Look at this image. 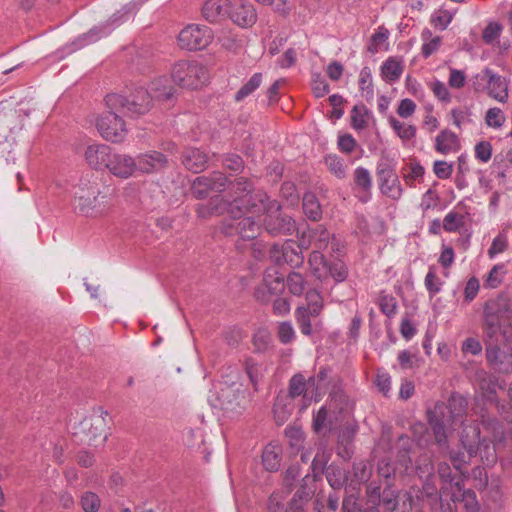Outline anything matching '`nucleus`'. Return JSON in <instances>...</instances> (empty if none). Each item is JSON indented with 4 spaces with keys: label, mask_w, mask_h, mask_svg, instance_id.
Wrapping results in <instances>:
<instances>
[{
    "label": "nucleus",
    "mask_w": 512,
    "mask_h": 512,
    "mask_svg": "<svg viewBox=\"0 0 512 512\" xmlns=\"http://www.w3.org/2000/svg\"><path fill=\"white\" fill-rule=\"evenodd\" d=\"M231 201L227 203L230 219L223 224V233L228 236L239 235L244 240L255 239L261 231L262 209L266 208V193L252 192L250 182L244 178L229 185Z\"/></svg>",
    "instance_id": "obj_1"
},
{
    "label": "nucleus",
    "mask_w": 512,
    "mask_h": 512,
    "mask_svg": "<svg viewBox=\"0 0 512 512\" xmlns=\"http://www.w3.org/2000/svg\"><path fill=\"white\" fill-rule=\"evenodd\" d=\"M71 205L74 212L86 218H101L111 209V196L101 191L96 182L82 180L72 188Z\"/></svg>",
    "instance_id": "obj_2"
},
{
    "label": "nucleus",
    "mask_w": 512,
    "mask_h": 512,
    "mask_svg": "<svg viewBox=\"0 0 512 512\" xmlns=\"http://www.w3.org/2000/svg\"><path fill=\"white\" fill-rule=\"evenodd\" d=\"M467 401L460 395H452L448 403H437L429 412V424L438 444L446 442L448 432L464 422Z\"/></svg>",
    "instance_id": "obj_3"
},
{
    "label": "nucleus",
    "mask_w": 512,
    "mask_h": 512,
    "mask_svg": "<svg viewBox=\"0 0 512 512\" xmlns=\"http://www.w3.org/2000/svg\"><path fill=\"white\" fill-rule=\"evenodd\" d=\"M152 96L147 88L135 87L127 95L111 93L105 97L107 109L119 110L128 116H139L147 113L152 107Z\"/></svg>",
    "instance_id": "obj_4"
},
{
    "label": "nucleus",
    "mask_w": 512,
    "mask_h": 512,
    "mask_svg": "<svg viewBox=\"0 0 512 512\" xmlns=\"http://www.w3.org/2000/svg\"><path fill=\"white\" fill-rule=\"evenodd\" d=\"M171 78L180 88L195 90L208 83L209 72L196 60H180L172 65Z\"/></svg>",
    "instance_id": "obj_5"
},
{
    "label": "nucleus",
    "mask_w": 512,
    "mask_h": 512,
    "mask_svg": "<svg viewBox=\"0 0 512 512\" xmlns=\"http://www.w3.org/2000/svg\"><path fill=\"white\" fill-rule=\"evenodd\" d=\"M107 411L98 407L94 412L84 418L75 428V435L82 434L81 441L94 447L102 446L107 440Z\"/></svg>",
    "instance_id": "obj_6"
},
{
    "label": "nucleus",
    "mask_w": 512,
    "mask_h": 512,
    "mask_svg": "<svg viewBox=\"0 0 512 512\" xmlns=\"http://www.w3.org/2000/svg\"><path fill=\"white\" fill-rule=\"evenodd\" d=\"M472 86L475 92H485L499 103L505 104L509 99L508 80L488 67L473 77Z\"/></svg>",
    "instance_id": "obj_7"
},
{
    "label": "nucleus",
    "mask_w": 512,
    "mask_h": 512,
    "mask_svg": "<svg viewBox=\"0 0 512 512\" xmlns=\"http://www.w3.org/2000/svg\"><path fill=\"white\" fill-rule=\"evenodd\" d=\"M512 312L510 300L506 295H498L490 299L484 306V330L488 337L492 338L501 330V323L510 319Z\"/></svg>",
    "instance_id": "obj_8"
},
{
    "label": "nucleus",
    "mask_w": 512,
    "mask_h": 512,
    "mask_svg": "<svg viewBox=\"0 0 512 512\" xmlns=\"http://www.w3.org/2000/svg\"><path fill=\"white\" fill-rule=\"evenodd\" d=\"M265 202L262 222L266 231L272 236L291 234L295 230V221L290 216H282L280 205L276 201H271L266 196Z\"/></svg>",
    "instance_id": "obj_9"
},
{
    "label": "nucleus",
    "mask_w": 512,
    "mask_h": 512,
    "mask_svg": "<svg viewBox=\"0 0 512 512\" xmlns=\"http://www.w3.org/2000/svg\"><path fill=\"white\" fill-rule=\"evenodd\" d=\"M243 397L244 393L240 389V385L219 382L210 390L208 401L215 409L234 411L240 405V400Z\"/></svg>",
    "instance_id": "obj_10"
},
{
    "label": "nucleus",
    "mask_w": 512,
    "mask_h": 512,
    "mask_svg": "<svg viewBox=\"0 0 512 512\" xmlns=\"http://www.w3.org/2000/svg\"><path fill=\"white\" fill-rule=\"evenodd\" d=\"M213 38V31L209 27L193 23L188 24L179 32L177 43L181 49L197 51L209 46Z\"/></svg>",
    "instance_id": "obj_11"
},
{
    "label": "nucleus",
    "mask_w": 512,
    "mask_h": 512,
    "mask_svg": "<svg viewBox=\"0 0 512 512\" xmlns=\"http://www.w3.org/2000/svg\"><path fill=\"white\" fill-rule=\"evenodd\" d=\"M306 302V305L296 308L295 318L301 333L309 336L312 334L311 318L320 315L324 304L322 296L316 290L307 291Z\"/></svg>",
    "instance_id": "obj_12"
},
{
    "label": "nucleus",
    "mask_w": 512,
    "mask_h": 512,
    "mask_svg": "<svg viewBox=\"0 0 512 512\" xmlns=\"http://www.w3.org/2000/svg\"><path fill=\"white\" fill-rule=\"evenodd\" d=\"M119 110L108 109L107 113L100 116L96 121V127L100 135L112 143L122 142L127 135V128L124 120L117 114Z\"/></svg>",
    "instance_id": "obj_13"
},
{
    "label": "nucleus",
    "mask_w": 512,
    "mask_h": 512,
    "mask_svg": "<svg viewBox=\"0 0 512 512\" xmlns=\"http://www.w3.org/2000/svg\"><path fill=\"white\" fill-rule=\"evenodd\" d=\"M130 13H132V9L129 6H125L123 8V12L118 11L115 13L111 17L108 24L92 28L88 33L79 37L76 42L73 43V45H75L76 49H80L87 44L93 43L100 38L107 36L116 26L125 22L128 19V15Z\"/></svg>",
    "instance_id": "obj_14"
},
{
    "label": "nucleus",
    "mask_w": 512,
    "mask_h": 512,
    "mask_svg": "<svg viewBox=\"0 0 512 512\" xmlns=\"http://www.w3.org/2000/svg\"><path fill=\"white\" fill-rule=\"evenodd\" d=\"M300 245L304 249L312 248L313 251L320 252L331 245L332 250L338 251L336 238L322 225L303 232L300 238Z\"/></svg>",
    "instance_id": "obj_15"
},
{
    "label": "nucleus",
    "mask_w": 512,
    "mask_h": 512,
    "mask_svg": "<svg viewBox=\"0 0 512 512\" xmlns=\"http://www.w3.org/2000/svg\"><path fill=\"white\" fill-rule=\"evenodd\" d=\"M302 249L300 242L297 244L294 240L290 239L282 244H274L270 250V257L278 264L287 263L292 267H297L304 262Z\"/></svg>",
    "instance_id": "obj_16"
},
{
    "label": "nucleus",
    "mask_w": 512,
    "mask_h": 512,
    "mask_svg": "<svg viewBox=\"0 0 512 512\" xmlns=\"http://www.w3.org/2000/svg\"><path fill=\"white\" fill-rule=\"evenodd\" d=\"M315 385V377H310L306 380L302 374H295L289 382V395L293 398L303 396L304 408H306L311 402H318L321 399V392H319L318 386L316 387V392L314 391Z\"/></svg>",
    "instance_id": "obj_17"
},
{
    "label": "nucleus",
    "mask_w": 512,
    "mask_h": 512,
    "mask_svg": "<svg viewBox=\"0 0 512 512\" xmlns=\"http://www.w3.org/2000/svg\"><path fill=\"white\" fill-rule=\"evenodd\" d=\"M227 179L221 172H214L210 177H197L191 186V193L197 199L206 198L211 191L225 190Z\"/></svg>",
    "instance_id": "obj_18"
},
{
    "label": "nucleus",
    "mask_w": 512,
    "mask_h": 512,
    "mask_svg": "<svg viewBox=\"0 0 512 512\" xmlns=\"http://www.w3.org/2000/svg\"><path fill=\"white\" fill-rule=\"evenodd\" d=\"M285 288L284 277L276 269H268L264 275L263 283L255 292L256 298L266 303L270 296H277Z\"/></svg>",
    "instance_id": "obj_19"
},
{
    "label": "nucleus",
    "mask_w": 512,
    "mask_h": 512,
    "mask_svg": "<svg viewBox=\"0 0 512 512\" xmlns=\"http://www.w3.org/2000/svg\"><path fill=\"white\" fill-rule=\"evenodd\" d=\"M230 19L242 28L253 26L257 21L254 6L246 0H231L229 9Z\"/></svg>",
    "instance_id": "obj_20"
},
{
    "label": "nucleus",
    "mask_w": 512,
    "mask_h": 512,
    "mask_svg": "<svg viewBox=\"0 0 512 512\" xmlns=\"http://www.w3.org/2000/svg\"><path fill=\"white\" fill-rule=\"evenodd\" d=\"M107 169L113 176L120 179H128L138 171L136 159L129 154L121 153L112 154Z\"/></svg>",
    "instance_id": "obj_21"
},
{
    "label": "nucleus",
    "mask_w": 512,
    "mask_h": 512,
    "mask_svg": "<svg viewBox=\"0 0 512 512\" xmlns=\"http://www.w3.org/2000/svg\"><path fill=\"white\" fill-rule=\"evenodd\" d=\"M377 175L381 193L392 200L400 199L403 189L394 170L391 167L378 168Z\"/></svg>",
    "instance_id": "obj_22"
},
{
    "label": "nucleus",
    "mask_w": 512,
    "mask_h": 512,
    "mask_svg": "<svg viewBox=\"0 0 512 512\" xmlns=\"http://www.w3.org/2000/svg\"><path fill=\"white\" fill-rule=\"evenodd\" d=\"M112 150L106 144L93 143L85 151V159L88 165L94 169H107L112 157Z\"/></svg>",
    "instance_id": "obj_23"
},
{
    "label": "nucleus",
    "mask_w": 512,
    "mask_h": 512,
    "mask_svg": "<svg viewBox=\"0 0 512 512\" xmlns=\"http://www.w3.org/2000/svg\"><path fill=\"white\" fill-rule=\"evenodd\" d=\"M137 170L140 173H153L163 169L167 164L166 156L158 151L140 153L136 157Z\"/></svg>",
    "instance_id": "obj_24"
},
{
    "label": "nucleus",
    "mask_w": 512,
    "mask_h": 512,
    "mask_svg": "<svg viewBox=\"0 0 512 512\" xmlns=\"http://www.w3.org/2000/svg\"><path fill=\"white\" fill-rule=\"evenodd\" d=\"M230 3V0H207L202 15L210 23L220 22L229 16Z\"/></svg>",
    "instance_id": "obj_25"
},
{
    "label": "nucleus",
    "mask_w": 512,
    "mask_h": 512,
    "mask_svg": "<svg viewBox=\"0 0 512 512\" xmlns=\"http://www.w3.org/2000/svg\"><path fill=\"white\" fill-rule=\"evenodd\" d=\"M404 71V61L399 56L388 57L380 66V76L388 84L398 82Z\"/></svg>",
    "instance_id": "obj_26"
},
{
    "label": "nucleus",
    "mask_w": 512,
    "mask_h": 512,
    "mask_svg": "<svg viewBox=\"0 0 512 512\" xmlns=\"http://www.w3.org/2000/svg\"><path fill=\"white\" fill-rule=\"evenodd\" d=\"M390 32L384 26H378L367 42V51L371 54L388 52Z\"/></svg>",
    "instance_id": "obj_27"
},
{
    "label": "nucleus",
    "mask_w": 512,
    "mask_h": 512,
    "mask_svg": "<svg viewBox=\"0 0 512 512\" xmlns=\"http://www.w3.org/2000/svg\"><path fill=\"white\" fill-rule=\"evenodd\" d=\"M207 161V155L197 148L187 149L184 152L182 160L184 166L194 173L204 170L206 168Z\"/></svg>",
    "instance_id": "obj_28"
},
{
    "label": "nucleus",
    "mask_w": 512,
    "mask_h": 512,
    "mask_svg": "<svg viewBox=\"0 0 512 512\" xmlns=\"http://www.w3.org/2000/svg\"><path fill=\"white\" fill-rule=\"evenodd\" d=\"M459 149L457 135L450 130H442L435 138V150L441 154H449Z\"/></svg>",
    "instance_id": "obj_29"
},
{
    "label": "nucleus",
    "mask_w": 512,
    "mask_h": 512,
    "mask_svg": "<svg viewBox=\"0 0 512 512\" xmlns=\"http://www.w3.org/2000/svg\"><path fill=\"white\" fill-rule=\"evenodd\" d=\"M282 447L277 443L268 444L262 453V462L266 470L277 471L281 464Z\"/></svg>",
    "instance_id": "obj_30"
},
{
    "label": "nucleus",
    "mask_w": 512,
    "mask_h": 512,
    "mask_svg": "<svg viewBox=\"0 0 512 512\" xmlns=\"http://www.w3.org/2000/svg\"><path fill=\"white\" fill-rule=\"evenodd\" d=\"M147 90L153 101L154 99L169 98L172 95L173 88L167 76L162 75L154 78Z\"/></svg>",
    "instance_id": "obj_31"
},
{
    "label": "nucleus",
    "mask_w": 512,
    "mask_h": 512,
    "mask_svg": "<svg viewBox=\"0 0 512 512\" xmlns=\"http://www.w3.org/2000/svg\"><path fill=\"white\" fill-rule=\"evenodd\" d=\"M372 114L364 105H356L351 110V126L357 131H363L369 125Z\"/></svg>",
    "instance_id": "obj_32"
},
{
    "label": "nucleus",
    "mask_w": 512,
    "mask_h": 512,
    "mask_svg": "<svg viewBox=\"0 0 512 512\" xmlns=\"http://www.w3.org/2000/svg\"><path fill=\"white\" fill-rule=\"evenodd\" d=\"M309 264L312 273L317 279L320 281H325L328 278L329 264L320 251H312L309 257Z\"/></svg>",
    "instance_id": "obj_33"
},
{
    "label": "nucleus",
    "mask_w": 512,
    "mask_h": 512,
    "mask_svg": "<svg viewBox=\"0 0 512 512\" xmlns=\"http://www.w3.org/2000/svg\"><path fill=\"white\" fill-rule=\"evenodd\" d=\"M324 164L329 172L338 179H344L347 176V166L344 160L336 154H328L324 157Z\"/></svg>",
    "instance_id": "obj_34"
},
{
    "label": "nucleus",
    "mask_w": 512,
    "mask_h": 512,
    "mask_svg": "<svg viewBox=\"0 0 512 512\" xmlns=\"http://www.w3.org/2000/svg\"><path fill=\"white\" fill-rule=\"evenodd\" d=\"M388 122L393 131L403 141H410L415 137L416 127L414 125L401 122L394 116H390Z\"/></svg>",
    "instance_id": "obj_35"
},
{
    "label": "nucleus",
    "mask_w": 512,
    "mask_h": 512,
    "mask_svg": "<svg viewBox=\"0 0 512 512\" xmlns=\"http://www.w3.org/2000/svg\"><path fill=\"white\" fill-rule=\"evenodd\" d=\"M303 210L305 215L311 220L321 218L322 210L317 197L313 193H306L303 197Z\"/></svg>",
    "instance_id": "obj_36"
},
{
    "label": "nucleus",
    "mask_w": 512,
    "mask_h": 512,
    "mask_svg": "<svg viewBox=\"0 0 512 512\" xmlns=\"http://www.w3.org/2000/svg\"><path fill=\"white\" fill-rule=\"evenodd\" d=\"M425 288L428 291L430 297L442 291L444 282L440 279L437 274V269L434 265H431L424 279Z\"/></svg>",
    "instance_id": "obj_37"
},
{
    "label": "nucleus",
    "mask_w": 512,
    "mask_h": 512,
    "mask_svg": "<svg viewBox=\"0 0 512 512\" xmlns=\"http://www.w3.org/2000/svg\"><path fill=\"white\" fill-rule=\"evenodd\" d=\"M505 274V264L499 263L494 265L484 280V287L489 289H495L499 287L503 282Z\"/></svg>",
    "instance_id": "obj_38"
},
{
    "label": "nucleus",
    "mask_w": 512,
    "mask_h": 512,
    "mask_svg": "<svg viewBox=\"0 0 512 512\" xmlns=\"http://www.w3.org/2000/svg\"><path fill=\"white\" fill-rule=\"evenodd\" d=\"M230 199H225L223 205H218V199H213L209 204H199L196 208L198 217L206 219L215 213L227 211V203Z\"/></svg>",
    "instance_id": "obj_39"
},
{
    "label": "nucleus",
    "mask_w": 512,
    "mask_h": 512,
    "mask_svg": "<svg viewBox=\"0 0 512 512\" xmlns=\"http://www.w3.org/2000/svg\"><path fill=\"white\" fill-rule=\"evenodd\" d=\"M484 121L489 128L500 129L506 122V116L501 108L491 107L486 111Z\"/></svg>",
    "instance_id": "obj_40"
},
{
    "label": "nucleus",
    "mask_w": 512,
    "mask_h": 512,
    "mask_svg": "<svg viewBox=\"0 0 512 512\" xmlns=\"http://www.w3.org/2000/svg\"><path fill=\"white\" fill-rule=\"evenodd\" d=\"M503 26L498 22H489L483 30V41L491 46L499 44V37L502 33Z\"/></svg>",
    "instance_id": "obj_41"
},
{
    "label": "nucleus",
    "mask_w": 512,
    "mask_h": 512,
    "mask_svg": "<svg viewBox=\"0 0 512 512\" xmlns=\"http://www.w3.org/2000/svg\"><path fill=\"white\" fill-rule=\"evenodd\" d=\"M326 479L333 489H339L343 487L347 477L341 468L338 466L330 465L326 469Z\"/></svg>",
    "instance_id": "obj_42"
},
{
    "label": "nucleus",
    "mask_w": 512,
    "mask_h": 512,
    "mask_svg": "<svg viewBox=\"0 0 512 512\" xmlns=\"http://www.w3.org/2000/svg\"><path fill=\"white\" fill-rule=\"evenodd\" d=\"M269 512H304L302 505L296 499V495L294 496L289 508H285L282 505L276 495H272L269 499L268 504Z\"/></svg>",
    "instance_id": "obj_43"
},
{
    "label": "nucleus",
    "mask_w": 512,
    "mask_h": 512,
    "mask_svg": "<svg viewBox=\"0 0 512 512\" xmlns=\"http://www.w3.org/2000/svg\"><path fill=\"white\" fill-rule=\"evenodd\" d=\"M354 182L357 188L367 193L372 187V178L368 169L364 167H357L354 170Z\"/></svg>",
    "instance_id": "obj_44"
},
{
    "label": "nucleus",
    "mask_w": 512,
    "mask_h": 512,
    "mask_svg": "<svg viewBox=\"0 0 512 512\" xmlns=\"http://www.w3.org/2000/svg\"><path fill=\"white\" fill-rule=\"evenodd\" d=\"M465 218L462 214L450 211L447 213L443 219V229L447 232H456L458 231L465 223Z\"/></svg>",
    "instance_id": "obj_45"
},
{
    "label": "nucleus",
    "mask_w": 512,
    "mask_h": 512,
    "mask_svg": "<svg viewBox=\"0 0 512 512\" xmlns=\"http://www.w3.org/2000/svg\"><path fill=\"white\" fill-rule=\"evenodd\" d=\"M508 248V236L506 232L498 233L492 240L491 246L487 251L488 257L492 260L498 254L503 253Z\"/></svg>",
    "instance_id": "obj_46"
},
{
    "label": "nucleus",
    "mask_w": 512,
    "mask_h": 512,
    "mask_svg": "<svg viewBox=\"0 0 512 512\" xmlns=\"http://www.w3.org/2000/svg\"><path fill=\"white\" fill-rule=\"evenodd\" d=\"M262 74L255 73L251 76L247 83H245L235 95L237 101L243 100L245 97L252 94L261 84Z\"/></svg>",
    "instance_id": "obj_47"
},
{
    "label": "nucleus",
    "mask_w": 512,
    "mask_h": 512,
    "mask_svg": "<svg viewBox=\"0 0 512 512\" xmlns=\"http://www.w3.org/2000/svg\"><path fill=\"white\" fill-rule=\"evenodd\" d=\"M271 344V335L266 328L258 329L253 336V345L257 352H265Z\"/></svg>",
    "instance_id": "obj_48"
},
{
    "label": "nucleus",
    "mask_w": 512,
    "mask_h": 512,
    "mask_svg": "<svg viewBox=\"0 0 512 512\" xmlns=\"http://www.w3.org/2000/svg\"><path fill=\"white\" fill-rule=\"evenodd\" d=\"M80 503L85 512H97L101 505L99 496L94 492H85L81 496Z\"/></svg>",
    "instance_id": "obj_49"
},
{
    "label": "nucleus",
    "mask_w": 512,
    "mask_h": 512,
    "mask_svg": "<svg viewBox=\"0 0 512 512\" xmlns=\"http://www.w3.org/2000/svg\"><path fill=\"white\" fill-rule=\"evenodd\" d=\"M287 286L293 295L299 296L304 291L305 280L300 273L292 272L287 277Z\"/></svg>",
    "instance_id": "obj_50"
},
{
    "label": "nucleus",
    "mask_w": 512,
    "mask_h": 512,
    "mask_svg": "<svg viewBox=\"0 0 512 512\" xmlns=\"http://www.w3.org/2000/svg\"><path fill=\"white\" fill-rule=\"evenodd\" d=\"M454 14L448 10L440 9L432 15V24L435 28L445 30L451 23Z\"/></svg>",
    "instance_id": "obj_51"
},
{
    "label": "nucleus",
    "mask_w": 512,
    "mask_h": 512,
    "mask_svg": "<svg viewBox=\"0 0 512 512\" xmlns=\"http://www.w3.org/2000/svg\"><path fill=\"white\" fill-rule=\"evenodd\" d=\"M429 87L439 101L443 103H449L451 101V94L442 81L435 79L429 83Z\"/></svg>",
    "instance_id": "obj_52"
},
{
    "label": "nucleus",
    "mask_w": 512,
    "mask_h": 512,
    "mask_svg": "<svg viewBox=\"0 0 512 512\" xmlns=\"http://www.w3.org/2000/svg\"><path fill=\"white\" fill-rule=\"evenodd\" d=\"M332 277L336 283H341L346 280L348 276V270L343 262H335L329 264L328 277Z\"/></svg>",
    "instance_id": "obj_53"
},
{
    "label": "nucleus",
    "mask_w": 512,
    "mask_h": 512,
    "mask_svg": "<svg viewBox=\"0 0 512 512\" xmlns=\"http://www.w3.org/2000/svg\"><path fill=\"white\" fill-rule=\"evenodd\" d=\"M359 89L368 96L373 95L372 74L368 67H364L359 73Z\"/></svg>",
    "instance_id": "obj_54"
},
{
    "label": "nucleus",
    "mask_w": 512,
    "mask_h": 512,
    "mask_svg": "<svg viewBox=\"0 0 512 512\" xmlns=\"http://www.w3.org/2000/svg\"><path fill=\"white\" fill-rule=\"evenodd\" d=\"M379 307L383 314L388 317H393L397 312V302L396 299L391 295H381L379 300Z\"/></svg>",
    "instance_id": "obj_55"
},
{
    "label": "nucleus",
    "mask_w": 512,
    "mask_h": 512,
    "mask_svg": "<svg viewBox=\"0 0 512 512\" xmlns=\"http://www.w3.org/2000/svg\"><path fill=\"white\" fill-rule=\"evenodd\" d=\"M427 34L430 35V32H427ZM422 37L424 40L422 45V54L425 58H428L439 49L441 45V38L436 36L428 40L426 38V33H423Z\"/></svg>",
    "instance_id": "obj_56"
},
{
    "label": "nucleus",
    "mask_w": 512,
    "mask_h": 512,
    "mask_svg": "<svg viewBox=\"0 0 512 512\" xmlns=\"http://www.w3.org/2000/svg\"><path fill=\"white\" fill-rule=\"evenodd\" d=\"M338 149L346 154L353 152L357 146V142L351 134H341L337 140Z\"/></svg>",
    "instance_id": "obj_57"
},
{
    "label": "nucleus",
    "mask_w": 512,
    "mask_h": 512,
    "mask_svg": "<svg viewBox=\"0 0 512 512\" xmlns=\"http://www.w3.org/2000/svg\"><path fill=\"white\" fill-rule=\"evenodd\" d=\"M433 171L439 179H449L453 173V164L437 160L433 164Z\"/></svg>",
    "instance_id": "obj_58"
},
{
    "label": "nucleus",
    "mask_w": 512,
    "mask_h": 512,
    "mask_svg": "<svg viewBox=\"0 0 512 512\" xmlns=\"http://www.w3.org/2000/svg\"><path fill=\"white\" fill-rule=\"evenodd\" d=\"M278 337L283 344H288L295 338V330L290 322H281L279 324Z\"/></svg>",
    "instance_id": "obj_59"
},
{
    "label": "nucleus",
    "mask_w": 512,
    "mask_h": 512,
    "mask_svg": "<svg viewBox=\"0 0 512 512\" xmlns=\"http://www.w3.org/2000/svg\"><path fill=\"white\" fill-rule=\"evenodd\" d=\"M448 84L451 88L461 89L466 84V74L462 70L450 68Z\"/></svg>",
    "instance_id": "obj_60"
},
{
    "label": "nucleus",
    "mask_w": 512,
    "mask_h": 512,
    "mask_svg": "<svg viewBox=\"0 0 512 512\" xmlns=\"http://www.w3.org/2000/svg\"><path fill=\"white\" fill-rule=\"evenodd\" d=\"M452 123L457 128L461 129L465 124L470 122V112L460 108L451 110Z\"/></svg>",
    "instance_id": "obj_61"
},
{
    "label": "nucleus",
    "mask_w": 512,
    "mask_h": 512,
    "mask_svg": "<svg viewBox=\"0 0 512 512\" xmlns=\"http://www.w3.org/2000/svg\"><path fill=\"white\" fill-rule=\"evenodd\" d=\"M416 107L417 106L413 100L409 98L402 99L398 105L397 114L401 118H409L415 113Z\"/></svg>",
    "instance_id": "obj_62"
},
{
    "label": "nucleus",
    "mask_w": 512,
    "mask_h": 512,
    "mask_svg": "<svg viewBox=\"0 0 512 512\" xmlns=\"http://www.w3.org/2000/svg\"><path fill=\"white\" fill-rule=\"evenodd\" d=\"M455 259V253L452 247L447 245H442L441 253L438 258L439 264L444 268L448 269L451 267Z\"/></svg>",
    "instance_id": "obj_63"
},
{
    "label": "nucleus",
    "mask_w": 512,
    "mask_h": 512,
    "mask_svg": "<svg viewBox=\"0 0 512 512\" xmlns=\"http://www.w3.org/2000/svg\"><path fill=\"white\" fill-rule=\"evenodd\" d=\"M425 170L419 163H411L409 172L405 174V180L408 185L413 186L414 182L421 180L424 176Z\"/></svg>",
    "instance_id": "obj_64"
}]
</instances>
